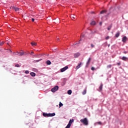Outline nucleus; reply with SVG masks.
<instances>
[{
	"label": "nucleus",
	"mask_w": 128,
	"mask_h": 128,
	"mask_svg": "<svg viewBox=\"0 0 128 128\" xmlns=\"http://www.w3.org/2000/svg\"><path fill=\"white\" fill-rule=\"evenodd\" d=\"M42 116H45L46 118H48V116H56L55 113L52 114H46V113H43Z\"/></svg>",
	"instance_id": "1"
},
{
	"label": "nucleus",
	"mask_w": 128,
	"mask_h": 128,
	"mask_svg": "<svg viewBox=\"0 0 128 128\" xmlns=\"http://www.w3.org/2000/svg\"><path fill=\"white\" fill-rule=\"evenodd\" d=\"M80 122H82V124H85V126H88V118H86L82 119L80 120Z\"/></svg>",
	"instance_id": "2"
},
{
	"label": "nucleus",
	"mask_w": 128,
	"mask_h": 128,
	"mask_svg": "<svg viewBox=\"0 0 128 128\" xmlns=\"http://www.w3.org/2000/svg\"><path fill=\"white\" fill-rule=\"evenodd\" d=\"M74 119H70L69 121L68 124L67 126L65 128H70V126H72V122H74Z\"/></svg>",
	"instance_id": "3"
},
{
	"label": "nucleus",
	"mask_w": 128,
	"mask_h": 128,
	"mask_svg": "<svg viewBox=\"0 0 128 128\" xmlns=\"http://www.w3.org/2000/svg\"><path fill=\"white\" fill-rule=\"evenodd\" d=\"M58 90V86H55L54 88H53L51 90L52 92H56V90Z\"/></svg>",
	"instance_id": "4"
},
{
	"label": "nucleus",
	"mask_w": 128,
	"mask_h": 128,
	"mask_svg": "<svg viewBox=\"0 0 128 128\" xmlns=\"http://www.w3.org/2000/svg\"><path fill=\"white\" fill-rule=\"evenodd\" d=\"M102 86H104V84L101 83L100 86H99L98 90H97L98 92H102Z\"/></svg>",
	"instance_id": "5"
},
{
	"label": "nucleus",
	"mask_w": 128,
	"mask_h": 128,
	"mask_svg": "<svg viewBox=\"0 0 128 128\" xmlns=\"http://www.w3.org/2000/svg\"><path fill=\"white\" fill-rule=\"evenodd\" d=\"M68 66H66L65 67L62 68L60 70L61 72H66V70H68Z\"/></svg>",
	"instance_id": "6"
},
{
	"label": "nucleus",
	"mask_w": 128,
	"mask_h": 128,
	"mask_svg": "<svg viewBox=\"0 0 128 128\" xmlns=\"http://www.w3.org/2000/svg\"><path fill=\"white\" fill-rule=\"evenodd\" d=\"M126 40H128V37H126V36H124L122 38V42H126Z\"/></svg>",
	"instance_id": "7"
},
{
	"label": "nucleus",
	"mask_w": 128,
	"mask_h": 128,
	"mask_svg": "<svg viewBox=\"0 0 128 128\" xmlns=\"http://www.w3.org/2000/svg\"><path fill=\"white\" fill-rule=\"evenodd\" d=\"M24 53L23 52H17V54H15V56H24Z\"/></svg>",
	"instance_id": "8"
},
{
	"label": "nucleus",
	"mask_w": 128,
	"mask_h": 128,
	"mask_svg": "<svg viewBox=\"0 0 128 128\" xmlns=\"http://www.w3.org/2000/svg\"><path fill=\"white\" fill-rule=\"evenodd\" d=\"M12 8L14 10H15V12H18V10H20V8H16L14 6H12Z\"/></svg>",
	"instance_id": "9"
},
{
	"label": "nucleus",
	"mask_w": 128,
	"mask_h": 128,
	"mask_svg": "<svg viewBox=\"0 0 128 128\" xmlns=\"http://www.w3.org/2000/svg\"><path fill=\"white\" fill-rule=\"evenodd\" d=\"M80 56V52H76L75 54H74V58H78Z\"/></svg>",
	"instance_id": "10"
},
{
	"label": "nucleus",
	"mask_w": 128,
	"mask_h": 128,
	"mask_svg": "<svg viewBox=\"0 0 128 128\" xmlns=\"http://www.w3.org/2000/svg\"><path fill=\"white\" fill-rule=\"evenodd\" d=\"M81 64H82V63L80 62V63L78 64V65L76 66V69L78 70V68H80Z\"/></svg>",
	"instance_id": "11"
},
{
	"label": "nucleus",
	"mask_w": 128,
	"mask_h": 128,
	"mask_svg": "<svg viewBox=\"0 0 128 128\" xmlns=\"http://www.w3.org/2000/svg\"><path fill=\"white\" fill-rule=\"evenodd\" d=\"M90 60H92V58H89L88 62H87L86 66H89L90 65Z\"/></svg>",
	"instance_id": "12"
},
{
	"label": "nucleus",
	"mask_w": 128,
	"mask_h": 128,
	"mask_svg": "<svg viewBox=\"0 0 128 128\" xmlns=\"http://www.w3.org/2000/svg\"><path fill=\"white\" fill-rule=\"evenodd\" d=\"M112 28V24H111L110 26H108L107 28L108 30H110V29Z\"/></svg>",
	"instance_id": "13"
},
{
	"label": "nucleus",
	"mask_w": 128,
	"mask_h": 128,
	"mask_svg": "<svg viewBox=\"0 0 128 128\" xmlns=\"http://www.w3.org/2000/svg\"><path fill=\"white\" fill-rule=\"evenodd\" d=\"M30 44H32V46H36V42H32Z\"/></svg>",
	"instance_id": "14"
},
{
	"label": "nucleus",
	"mask_w": 128,
	"mask_h": 128,
	"mask_svg": "<svg viewBox=\"0 0 128 128\" xmlns=\"http://www.w3.org/2000/svg\"><path fill=\"white\" fill-rule=\"evenodd\" d=\"M120 32H118L116 34L115 36L116 38H118L120 36Z\"/></svg>",
	"instance_id": "15"
},
{
	"label": "nucleus",
	"mask_w": 128,
	"mask_h": 128,
	"mask_svg": "<svg viewBox=\"0 0 128 128\" xmlns=\"http://www.w3.org/2000/svg\"><path fill=\"white\" fill-rule=\"evenodd\" d=\"M46 64H48V66H50V64H51L52 62H50V60H48L46 62Z\"/></svg>",
	"instance_id": "16"
},
{
	"label": "nucleus",
	"mask_w": 128,
	"mask_h": 128,
	"mask_svg": "<svg viewBox=\"0 0 128 128\" xmlns=\"http://www.w3.org/2000/svg\"><path fill=\"white\" fill-rule=\"evenodd\" d=\"M30 76H36V73L34 72H32L30 73Z\"/></svg>",
	"instance_id": "17"
},
{
	"label": "nucleus",
	"mask_w": 128,
	"mask_h": 128,
	"mask_svg": "<svg viewBox=\"0 0 128 128\" xmlns=\"http://www.w3.org/2000/svg\"><path fill=\"white\" fill-rule=\"evenodd\" d=\"M106 12V10H102L100 12V14H104L105 12Z\"/></svg>",
	"instance_id": "18"
},
{
	"label": "nucleus",
	"mask_w": 128,
	"mask_h": 128,
	"mask_svg": "<svg viewBox=\"0 0 128 128\" xmlns=\"http://www.w3.org/2000/svg\"><path fill=\"white\" fill-rule=\"evenodd\" d=\"M94 24H96V22H95V21H92V22H90V25H91V26H94Z\"/></svg>",
	"instance_id": "19"
},
{
	"label": "nucleus",
	"mask_w": 128,
	"mask_h": 128,
	"mask_svg": "<svg viewBox=\"0 0 128 128\" xmlns=\"http://www.w3.org/2000/svg\"><path fill=\"white\" fill-rule=\"evenodd\" d=\"M122 60H128V58H126V56H123L122 58Z\"/></svg>",
	"instance_id": "20"
},
{
	"label": "nucleus",
	"mask_w": 128,
	"mask_h": 128,
	"mask_svg": "<svg viewBox=\"0 0 128 128\" xmlns=\"http://www.w3.org/2000/svg\"><path fill=\"white\" fill-rule=\"evenodd\" d=\"M68 94H72V90H68Z\"/></svg>",
	"instance_id": "21"
},
{
	"label": "nucleus",
	"mask_w": 128,
	"mask_h": 128,
	"mask_svg": "<svg viewBox=\"0 0 128 128\" xmlns=\"http://www.w3.org/2000/svg\"><path fill=\"white\" fill-rule=\"evenodd\" d=\"M86 94V89L84 90V92H82V94L84 95V94Z\"/></svg>",
	"instance_id": "22"
},
{
	"label": "nucleus",
	"mask_w": 128,
	"mask_h": 128,
	"mask_svg": "<svg viewBox=\"0 0 128 128\" xmlns=\"http://www.w3.org/2000/svg\"><path fill=\"white\" fill-rule=\"evenodd\" d=\"M64 106V104H62V103L61 102H60V104H59V108H60L61 106Z\"/></svg>",
	"instance_id": "23"
},
{
	"label": "nucleus",
	"mask_w": 128,
	"mask_h": 128,
	"mask_svg": "<svg viewBox=\"0 0 128 128\" xmlns=\"http://www.w3.org/2000/svg\"><path fill=\"white\" fill-rule=\"evenodd\" d=\"M70 17H71V18H74V19L76 18V16L74 15H72Z\"/></svg>",
	"instance_id": "24"
},
{
	"label": "nucleus",
	"mask_w": 128,
	"mask_h": 128,
	"mask_svg": "<svg viewBox=\"0 0 128 128\" xmlns=\"http://www.w3.org/2000/svg\"><path fill=\"white\" fill-rule=\"evenodd\" d=\"M112 68V64H109L107 66V68Z\"/></svg>",
	"instance_id": "25"
},
{
	"label": "nucleus",
	"mask_w": 128,
	"mask_h": 128,
	"mask_svg": "<svg viewBox=\"0 0 128 128\" xmlns=\"http://www.w3.org/2000/svg\"><path fill=\"white\" fill-rule=\"evenodd\" d=\"M4 42H0V46H2L3 44H4Z\"/></svg>",
	"instance_id": "26"
},
{
	"label": "nucleus",
	"mask_w": 128,
	"mask_h": 128,
	"mask_svg": "<svg viewBox=\"0 0 128 128\" xmlns=\"http://www.w3.org/2000/svg\"><path fill=\"white\" fill-rule=\"evenodd\" d=\"M15 66H16L17 68H20V64H16L15 65Z\"/></svg>",
	"instance_id": "27"
},
{
	"label": "nucleus",
	"mask_w": 128,
	"mask_h": 128,
	"mask_svg": "<svg viewBox=\"0 0 128 128\" xmlns=\"http://www.w3.org/2000/svg\"><path fill=\"white\" fill-rule=\"evenodd\" d=\"M32 71L33 72H38V70L36 69V68H33L32 69Z\"/></svg>",
	"instance_id": "28"
},
{
	"label": "nucleus",
	"mask_w": 128,
	"mask_h": 128,
	"mask_svg": "<svg viewBox=\"0 0 128 128\" xmlns=\"http://www.w3.org/2000/svg\"><path fill=\"white\" fill-rule=\"evenodd\" d=\"M25 74H30V72H28V70H26Z\"/></svg>",
	"instance_id": "29"
},
{
	"label": "nucleus",
	"mask_w": 128,
	"mask_h": 128,
	"mask_svg": "<svg viewBox=\"0 0 128 128\" xmlns=\"http://www.w3.org/2000/svg\"><path fill=\"white\" fill-rule=\"evenodd\" d=\"M97 124L100 126L102 125V122H97Z\"/></svg>",
	"instance_id": "30"
},
{
	"label": "nucleus",
	"mask_w": 128,
	"mask_h": 128,
	"mask_svg": "<svg viewBox=\"0 0 128 128\" xmlns=\"http://www.w3.org/2000/svg\"><path fill=\"white\" fill-rule=\"evenodd\" d=\"M40 60H34V62H38Z\"/></svg>",
	"instance_id": "31"
},
{
	"label": "nucleus",
	"mask_w": 128,
	"mask_h": 128,
	"mask_svg": "<svg viewBox=\"0 0 128 128\" xmlns=\"http://www.w3.org/2000/svg\"><path fill=\"white\" fill-rule=\"evenodd\" d=\"M84 38V34H82L80 36V38Z\"/></svg>",
	"instance_id": "32"
},
{
	"label": "nucleus",
	"mask_w": 128,
	"mask_h": 128,
	"mask_svg": "<svg viewBox=\"0 0 128 128\" xmlns=\"http://www.w3.org/2000/svg\"><path fill=\"white\" fill-rule=\"evenodd\" d=\"M108 38H110V36H108L106 38V40H108Z\"/></svg>",
	"instance_id": "33"
},
{
	"label": "nucleus",
	"mask_w": 128,
	"mask_h": 128,
	"mask_svg": "<svg viewBox=\"0 0 128 128\" xmlns=\"http://www.w3.org/2000/svg\"><path fill=\"white\" fill-rule=\"evenodd\" d=\"M91 47L92 48H94V45L91 44Z\"/></svg>",
	"instance_id": "34"
},
{
	"label": "nucleus",
	"mask_w": 128,
	"mask_h": 128,
	"mask_svg": "<svg viewBox=\"0 0 128 128\" xmlns=\"http://www.w3.org/2000/svg\"><path fill=\"white\" fill-rule=\"evenodd\" d=\"M100 26H102V22H100L99 24Z\"/></svg>",
	"instance_id": "35"
},
{
	"label": "nucleus",
	"mask_w": 128,
	"mask_h": 128,
	"mask_svg": "<svg viewBox=\"0 0 128 128\" xmlns=\"http://www.w3.org/2000/svg\"><path fill=\"white\" fill-rule=\"evenodd\" d=\"M14 56H16V54H18V52H14Z\"/></svg>",
	"instance_id": "36"
},
{
	"label": "nucleus",
	"mask_w": 128,
	"mask_h": 128,
	"mask_svg": "<svg viewBox=\"0 0 128 128\" xmlns=\"http://www.w3.org/2000/svg\"><path fill=\"white\" fill-rule=\"evenodd\" d=\"M92 70H94V68L92 67Z\"/></svg>",
	"instance_id": "37"
},
{
	"label": "nucleus",
	"mask_w": 128,
	"mask_h": 128,
	"mask_svg": "<svg viewBox=\"0 0 128 128\" xmlns=\"http://www.w3.org/2000/svg\"><path fill=\"white\" fill-rule=\"evenodd\" d=\"M117 64H118V66H120V62H118V63Z\"/></svg>",
	"instance_id": "38"
},
{
	"label": "nucleus",
	"mask_w": 128,
	"mask_h": 128,
	"mask_svg": "<svg viewBox=\"0 0 128 128\" xmlns=\"http://www.w3.org/2000/svg\"><path fill=\"white\" fill-rule=\"evenodd\" d=\"M32 22H34V18H32Z\"/></svg>",
	"instance_id": "39"
},
{
	"label": "nucleus",
	"mask_w": 128,
	"mask_h": 128,
	"mask_svg": "<svg viewBox=\"0 0 128 128\" xmlns=\"http://www.w3.org/2000/svg\"><path fill=\"white\" fill-rule=\"evenodd\" d=\"M34 52H31L30 54H33Z\"/></svg>",
	"instance_id": "40"
},
{
	"label": "nucleus",
	"mask_w": 128,
	"mask_h": 128,
	"mask_svg": "<svg viewBox=\"0 0 128 128\" xmlns=\"http://www.w3.org/2000/svg\"><path fill=\"white\" fill-rule=\"evenodd\" d=\"M114 8V7H112V6L111 8H110V10H112V8Z\"/></svg>",
	"instance_id": "41"
},
{
	"label": "nucleus",
	"mask_w": 128,
	"mask_h": 128,
	"mask_svg": "<svg viewBox=\"0 0 128 128\" xmlns=\"http://www.w3.org/2000/svg\"><path fill=\"white\" fill-rule=\"evenodd\" d=\"M124 54H128V52L125 51V52H124Z\"/></svg>",
	"instance_id": "42"
},
{
	"label": "nucleus",
	"mask_w": 128,
	"mask_h": 128,
	"mask_svg": "<svg viewBox=\"0 0 128 128\" xmlns=\"http://www.w3.org/2000/svg\"><path fill=\"white\" fill-rule=\"evenodd\" d=\"M92 14H94V12H92Z\"/></svg>",
	"instance_id": "43"
},
{
	"label": "nucleus",
	"mask_w": 128,
	"mask_h": 128,
	"mask_svg": "<svg viewBox=\"0 0 128 128\" xmlns=\"http://www.w3.org/2000/svg\"><path fill=\"white\" fill-rule=\"evenodd\" d=\"M60 40V38H58V40Z\"/></svg>",
	"instance_id": "44"
},
{
	"label": "nucleus",
	"mask_w": 128,
	"mask_h": 128,
	"mask_svg": "<svg viewBox=\"0 0 128 128\" xmlns=\"http://www.w3.org/2000/svg\"><path fill=\"white\" fill-rule=\"evenodd\" d=\"M10 52H12V50H10Z\"/></svg>",
	"instance_id": "45"
},
{
	"label": "nucleus",
	"mask_w": 128,
	"mask_h": 128,
	"mask_svg": "<svg viewBox=\"0 0 128 128\" xmlns=\"http://www.w3.org/2000/svg\"><path fill=\"white\" fill-rule=\"evenodd\" d=\"M94 32H93V33H94Z\"/></svg>",
	"instance_id": "46"
},
{
	"label": "nucleus",
	"mask_w": 128,
	"mask_h": 128,
	"mask_svg": "<svg viewBox=\"0 0 128 128\" xmlns=\"http://www.w3.org/2000/svg\"><path fill=\"white\" fill-rule=\"evenodd\" d=\"M80 40H82V39H80Z\"/></svg>",
	"instance_id": "47"
}]
</instances>
